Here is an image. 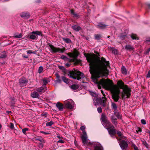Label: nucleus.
<instances>
[{
  "instance_id": "56",
  "label": "nucleus",
  "mask_w": 150,
  "mask_h": 150,
  "mask_svg": "<svg viewBox=\"0 0 150 150\" xmlns=\"http://www.w3.org/2000/svg\"><path fill=\"white\" fill-rule=\"evenodd\" d=\"M146 132L149 134V136H150V131L147 129L146 130Z\"/></svg>"
},
{
  "instance_id": "13",
  "label": "nucleus",
  "mask_w": 150,
  "mask_h": 150,
  "mask_svg": "<svg viewBox=\"0 0 150 150\" xmlns=\"http://www.w3.org/2000/svg\"><path fill=\"white\" fill-rule=\"evenodd\" d=\"M47 89V87L46 86H44L37 88L36 90L40 93H42L45 92Z\"/></svg>"
},
{
  "instance_id": "7",
  "label": "nucleus",
  "mask_w": 150,
  "mask_h": 150,
  "mask_svg": "<svg viewBox=\"0 0 150 150\" xmlns=\"http://www.w3.org/2000/svg\"><path fill=\"white\" fill-rule=\"evenodd\" d=\"M82 142L85 146L92 145L93 143L90 142L88 139V136L86 132H84L83 134L81 136Z\"/></svg>"
},
{
  "instance_id": "58",
  "label": "nucleus",
  "mask_w": 150,
  "mask_h": 150,
  "mask_svg": "<svg viewBox=\"0 0 150 150\" xmlns=\"http://www.w3.org/2000/svg\"><path fill=\"white\" fill-rule=\"evenodd\" d=\"M150 51V47L146 51V53H148Z\"/></svg>"
},
{
  "instance_id": "52",
  "label": "nucleus",
  "mask_w": 150,
  "mask_h": 150,
  "mask_svg": "<svg viewBox=\"0 0 150 150\" xmlns=\"http://www.w3.org/2000/svg\"><path fill=\"white\" fill-rule=\"evenodd\" d=\"M115 115H114V114L112 115V117L111 118V120H115L117 119L115 117Z\"/></svg>"
},
{
  "instance_id": "62",
  "label": "nucleus",
  "mask_w": 150,
  "mask_h": 150,
  "mask_svg": "<svg viewBox=\"0 0 150 150\" xmlns=\"http://www.w3.org/2000/svg\"><path fill=\"white\" fill-rule=\"evenodd\" d=\"M146 42H150V38H149V39H147V40L146 41Z\"/></svg>"
},
{
  "instance_id": "26",
  "label": "nucleus",
  "mask_w": 150,
  "mask_h": 150,
  "mask_svg": "<svg viewBox=\"0 0 150 150\" xmlns=\"http://www.w3.org/2000/svg\"><path fill=\"white\" fill-rule=\"evenodd\" d=\"M32 34H36L39 35H42V33L41 32L36 31H33L31 32Z\"/></svg>"
},
{
  "instance_id": "36",
  "label": "nucleus",
  "mask_w": 150,
  "mask_h": 150,
  "mask_svg": "<svg viewBox=\"0 0 150 150\" xmlns=\"http://www.w3.org/2000/svg\"><path fill=\"white\" fill-rule=\"evenodd\" d=\"M54 124V122L52 121H51L49 122H47L46 123V125L47 126H50Z\"/></svg>"
},
{
  "instance_id": "10",
  "label": "nucleus",
  "mask_w": 150,
  "mask_h": 150,
  "mask_svg": "<svg viewBox=\"0 0 150 150\" xmlns=\"http://www.w3.org/2000/svg\"><path fill=\"white\" fill-rule=\"evenodd\" d=\"M103 125L105 127V128L107 130L111 129L112 128H114L113 125L108 120L107 122L103 123Z\"/></svg>"
},
{
  "instance_id": "20",
  "label": "nucleus",
  "mask_w": 150,
  "mask_h": 150,
  "mask_svg": "<svg viewBox=\"0 0 150 150\" xmlns=\"http://www.w3.org/2000/svg\"><path fill=\"white\" fill-rule=\"evenodd\" d=\"M97 26L98 28L101 29H103L105 28L107 25L105 24H103L101 23H99Z\"/></svg>"
},
{
  "instance_id": "54",
  "label": "nucleus",
  "mask_w": 150,
  "mask_h": 150,
  "mask_svg": "<svg viewBox=\"0 0 150 150\" xmlns=\"http://www.w3.org/2000/svg\"><path fill=\"white\" fill-rule=\"evenodd\" d=\"M146 77L147 78H150V70H149L148 71V73L146 75Z\"/></svg>"
},
{
  "instance_id": "4",
  "label": "nucleus",
  "mask_w": 150,
  "mask_h": 150,
  "mask_svg": "<svg viewBox=\"0 0 150 150\" xmlns=\"http://www.w3.org/2000/svg\"><path fill=\"white\" fill-rule=\"evenodd\" d=\"M79 54V51L76 49H74L73 51L71 52H69L67 54L71 59H69V61L71 62H74V64L78 65L81 64V61L77 59V57Z\"/></svg>"
},
{
  "instance_id": "28",
  "label": "nucleus",
  "mask_w": 150,
  "mask_h": 150,
  "mask_svg": "<svg viewBox=\"0 0 150 150\" xmlns=\"http://www.w3.org/2000/svg\"><path fill=\"white\" fill-rule=\"evenodd\" d=\"M6 53L5 51H3L1 54V56H0V58H4L6 57Z\"/></svg>"
},
{
  "instance_id": "9",
  "label": "nucleus",
  "mask_w": 150,
  "mask_h": 150,
  "mask_svg": "<svg viewBox=\"0 0 150 150\" xmlns=\"http://www.w3.org/2000/svg\"><path fill=\"white\" fill-rule=\"evenodd\" d=\"M92 145H93L94 147V150H103V147L98 142H93Z\"/></svg>"
},
{
  "instance_id": "55",
  "label": "nucleus",
  "mask_w": 150,
  "mask_h": 150,
  "mask_svg": "<svg viewBox=\"0 0 150 150\" xmlns=\"http://www.w3.org/2000/svg\"><path fill=\"white\" fill-rule=\"evenodd\" d=\"M57 142L59 143H64V141L62 140H59Z\"/></svg>"
},
{
  "instance_id": "25",
  "label": "nucleus",
  "mask_w": 150,
  "mask_h": 150,
  "mask_svg": "<svg viewBox=\"0 0 150 150\" xmlns=\"http://www.w3.org/2000/svg\"><path fill=\"white\" fill-rule=\"evenodd\" d=\"M106 100V99L105 98V96H104L102 98H100V100L101 102V104L103 105L104 106V103L105 102Z\"/></svg>"
},
{
  "instance_id": "63",
  "label": "nucleus",
  "mask_w": 150,
  "mask_h": 150,
  "mask_svg": "<svg viewBox=\"0 0 150 150\" xmlns=\"http://www.w3.org/2000/svg\"><path fill=\"white\" fill-rule=\"evenodd\" d=\"M23 57L25 58H28V57L26 56H23Z\"/></svg>"
},
{
  "instance_id": "51",
  "label": "nucleus",
  "mask_w": 150,
  "mask_h": 150,
  "mask_svg": "<svg viewBox=\"0 0 150 150\" xmlns=\"http://www.w3.org/2000/svg\"><path fill=\"white\" fill-rule=\"evenodd\" d=\"M10 128L11 129H13L14 128V126L13 124V123H10Z\"/></svg>"
},
{
  "instance_id": "39",
  "label": "nucleus",
  "mask_w": 150,
  "mask_h": 150,
  "mask_svg": "<svg viewBox=\"0 0 150 150\" xmlns=\"http://www.w3.org/2000/svg\"><path fill=\"white\" fill-rule=\"evenodd\" d=\"M62 79L63 81L66 83L68 82V79L64 76L62 77Z\"/></svg>"
},
{
  "instance_id": "45",
  "label": "nucleus",
  "mask_w": 150,
  "mask_h": 150,
  "mask_svg": "<svg viewBox=\"0 0 150 150\" xmlns=\"http://www.w3.org/2000/svg\"><path fill=\"white\" fill-rule=\"evenodd\" d=\"M61 59L64 60H67L68 59V58L64 55L61 56Z\"/></svg>"
},
{
  "instance_id": "35",
  "label": "nucleus",
  "mask_w": 150,
  "mask_h": 150,
  "mask_svg": "<svg viewBox=\"0 0 150 150\" xmlns=\"http://www.w3.org/2000/svg\"><path fill=\"white\" fill-rule=\"evenodd\" d=\"M85 128L86 127L85 126H82L80 127V129L82 131L83 134L84 132H86L85 130Z\"/></svg>"
},
{
  "instance_id": "64",
  "label": "nucleus",
  "mask_w": 150,
  "mask_h": 150,
  "mask_svg": "<svg viewBox=\"0 0 150 150\" xmlns=\"http://www.w3.org/2000/svg\"><path fill=\"white\" fill-rule=\"evenodd\" d=\"M147 6L149 8H150V4H147Z\"/></svg>"
},
{
  "instance_id": "11",
  "label": "nucleus",
  "mask_w": 150,
  "mask_h": 150,
  "mask_svg": "<svg viewBox=\"0 0 150 150\" xmlns=\"http://www.w3.org/2000/svg\"><path fill=\"white\" fill-rule=\"evenodd\" d=\"M19 81L20 86H25L28 82L27 79L25 77H23L20 79Z\"/></svg>"
},
{
  "instance_id": "12",
  "label": "nucleus",
  "mask_w": 150,
  "mask_h": 150,
  "mask_svg": "<svg viewBox=\"0 0 150 150\" xmlns=\"http://www.w3.org/2000/svg\"><path fill=\"white\" fill-rule=\"evenodd\" d=\"M120 145L122 150H128L127 149L128 145L126 142L122 141L120 142Z\"/></svg>"
},
{
  "instance_id": "32",
  "label": "nucleus",
  "mask_w": 150,
  "mask_h": 150,
  "mask_svg": "<svg viewBox=\"0 0 150 150\" xmlns=\"http://www.w3.org/2000/svg\"><path fill=\"white\" fill-rule=\"evenodd\" d=\"M114 114L118 118H121V116L118 112H115Z\"/></svg>"
},
{
  "instance_id": "27",
  "label": "nucleus",
  "mask_w": 150,
  "mask_h": 150,
  "mask_svg": "<svg viewBox=\"0 0 150 150\" xmlns=\"http://www.w3.org/2000/svg\"><path fill=\"white\" fill-rule=\"evenodd\" d=\"M49 79L47 78H44L42 80V81L43 82L44 84L43 86H45L47 85V84L48 83V81L49 80Z\"/></svg>"
},
{
  "instance_id": "17",
  "label": "nucleus",
  "mask_w": 150,
  "mask_h": 150,
  "mask_svg": "<svg viewBox=\"0 0 150 150\" xmlns=\"http://www.w3.org/2000/svg\"><path fill=\"white\" fill-rule=\"evenodd\" d=\"M101 120L102 121V124L108 121L106 116L104 114H102L101 115Z\"/></svg>"
},
{
  "instance_id": "16",
  "label": "nucleus",
  "mask_w": 150,
  "mask_h": 150,
  "mask_svg": "<svg viewBox=\"0 0 150 150\" xmlns=\"http://www.w3.org/2000/svg\"><path fill=\"white\" fill-rule=\"evenodd\" d=\"M114 128H112L111 129L108 130L109 134L111 135H114L116 133V130L115 129H114Z\"/></svg>"
},
{
  "instance_id": "1",
  "label": "nucleus",
  "mask_w": 150,
  "mask_h": 150,
  "mask_svg": "<svg viewBox=\"0 0 150 150\" xmlns=\"http://www.w3.org/2000/svg\"><path fill=\"white\" fill-rule=\"evenodd\" d=\"M94 54H88L86 56L87 61L89 63L90 72L95 77L107 76L109 71L107 68L109 66V61L103 57L96 59Z\"/></svg>"
},
{
  "instance_id": "21",
  "label": "nucleus",
  "mask_w": 150,
  "mask_h": 150,
  "mask_svg": "<svg viewBox=\"0 0 150 150\" xmlns=\"http://www.w3.org/2000/svg\"><path fill=\"white\" fill-rule=\"evenodd\" d=\"M121 71L122 73L124 75L127 74V72L126 68L125 67L122 66L121 68Z\"/></svg>"
},
{
  "instance_id": "59",
  "label": "nucleus",
  "mask_w": 150,
  "mask_h": 150,
  "mask_svg": "<svg viewBox=\"0 0 150 150\" xmlns=\"http://www.w3.org/2000/svg\"><path fill=\"white\" fill-rule=\"evenodd\" d=\"M71 13L73 15L74 13V10L72 9L71 10Z\"/></svg>"
},
{
  "instance_id": "30",
  "label": "nucleus",
  "mask_w": 150,
  "mask_h": 150,
  "mask_svg": "<svg viewBox=\"0 0 150 150\" xmlns=\"http://www.w3.org/2000/svg\"><path fill=\"white\" fill-rule=\"evenodd\" d=\"M131 37L133 40H138V38L137 35L135 34H132L131 35Z\"/></svg>"
},
{
  "instance_id": "29",
  "label": "nucleus",
  "mask_w": 150,
  "mask_h": 150,
  "mask_svg": "<svg viewBox=\"0 0 150 150\" xmlns=\"http://www.w3.org/2000/svg\"><path fill=\"white\" fill-rule=\"evenodd\" d=\"M35 139L36 140H38L42 143H45V140H44V139L41 137L36 138Z\"/></svg>"
},
{
  "instance_id": "49",
  "label": "nucleus",
  "mask_w": 150,
  "mask_h": 150,
  "mask_svg": "<svg viewBox=\"0 0 150 150\" xmlns=\"http://www.w3.org/2000/svg\"><path fill=\"white\" fill-rule=\"evenodd\" d=\"M99 113H101L102 112V108L101 107H99L97 109Z\"/></svg>"
},
{
  "instance_id": "48",
  "label": "nucleus",
  "mask_w": 150,
  "mask_h": 150,
  "mask_svg": "<svg viewBox=\"0 0 150 150\" xmlns=\"http://www.w3.org/2000/svg\"><path fill=\"white\" fill-rule=\"evenodd\" d=\"M141 122L143 125H145L146 123V121L144 119H142L141 120Z\"/></svg>"
},
{
  "instance_id": "57",
  "label": "nucleus",
  "mask_w": 150,
  "mask_h": 150,
  "mask_svg": "<svg viewBox=\"0 0 150 150\" xmlns=\"http://www.w3.org/2000/svg\"><path fill=\"white\" fill-rule=\"evenodd\" d=\"M73 15L74 17H77L78 16V15L77 14L75 13H74L73 14Z\"/></svg>"
},
{
  "instance_id": "15",
  "label": "nucleus",
  "mask_w": 150,
  "mask_h": 150,
  "mask_svg": "<svg viewBox=\"0 0 150 150\" xmlns=\"http://www.w3.org/2000/svg\"><path fill=\"white\" fill-rule=\"evenodd\" d=\"M20 16L21 17L28 18L30 17L29 14L27 13L23 12L20 14Z\"/></svg>"
},
{
  "instance_id": "46",
  "label": "nucleus",
  "mask_w": 150,
  "mask_h": 150,
  "mask_svg": "<svg viewBox=\"0 0 150 150\" xmlns=\"http://www.w3.org/2000/svg\"><path fill=\"white\" fill-rule=\"evenodd\" d=\"M112 123L115 125H116L117 123V119L115 120H111Z\"/></svg>"
},
{
  "instance_id": "6",
  "label": "nucleus",
  "mask_w": 150,
  "mask_h": 150,
  "mask_svg": "<svg viewBox=\"0 0 150 150\" xmlns=\"http://www.w3.org/2000/svg\"><path fill=\"white\" fill-rule=\"evenodd\" d=\"M69 75L71 78L77 80H79L84 77L83 74L78 71L70 72Z\"/></svg>"
},
{
  "instance_id": "43",
  "label": "nucleus",
  "mask_w": 150,
  "mask_h": 150,
  "mask_svg": "<svg viewBox=\"0 0 150 150\" xmlns=\"http://www.w3.org/2000/svg\"><path fill=\"white\" fill-rule=\"evenodd\" d=\"M90 94L91 96H92L93 97H96L97 95V94L93 92H90Z\"/></svg>"
},
{
  "instance_id": "23",
  "label": "nucleus",
  "mask_w": 150,
  "mask_h": 150,
  "mask_svg": "<svg viewBox=\"0 0 150 150\" xmlns=\"http://www.w3.org/2000/svg\"><path fill=\"white\" fill-rule=\"evenodd\" d=\"M117 134L118 136L120 138V139H125L126 138V137L123 136L121 132L120 131H118L117 132Z\"/></svg>"
},
{
  "instance_id": "53",
  "label": "nucleus",
  "mask_w": 150,
  "mask_h": 150,
  "mask_svg": "<svg viewBox=\"0 0 150 150\" xmlns=\"http://www.w3.org/2000/svg\"><path fill=\"white\" fill-rule=\"evenodd\" d=\"M44 145L41 143H40L39 144V147L40 148H42L43 147Z\"/></svg>"
},
{
  "instance_id": "5",
  "label": "nucleus",
  "mask_w": 150,
  "mask_h": 150,
  "mask_svg": "<svg viewBox=\"0 0 150 150\" xmlns=\"http://www.w3.org/2000/svg\"><path fill=\"white\" fill-rule=\"evenodd\" d=\"M48 49L50 52L52 53H63L66 50L65 48L63 47L61 48L56 47L53 45L49 44Z\"/></svg>"
},
{
  "instance_id": "2",
  "label": "nucleus",
  "mask_w": 150,
  "mask_h": 150,
  "mask_svg": "<svg viewBox=\"0 0 150 150\" xmlns=\"http://www.w3.org/2000/svg\"><path fill=\"white\" fill-rule=\"evenodd\" d=\"M98 88L100 89L101 86L106 89L110 91L112 94V98L116 102H117L119 98L120 89L115 85H113L112 81L107 79H101L99 81H97Z\"/></svg>"
},
{
  "instance_id": "8",
  "label": "nucleus",
  "mask_w": 150,
  "mask_h": 150,
  "mask_svg": "<svg viewBox=\"0 0 150 150\" xmlns=\"http://www.w3.org/2000/svg\"><path fill=\"white\" fill-rule=\"evenodd\" d=\"M65 107L67 108L71 109L74 106V103L71 99H69L64 103Z\"/></svg>"
},
{
  "instance_id": "42",
  "label": "nucleus",
  "mask_w": 150,
  "mask_h": 150,
  "mask_svg": "<svg viewBox=\"0 0 150 150\" xmlns=\"http://www.w3.org/2000/svg\"><path fill=\"white\" fill-rule=\"evenodd\" d=\"M22 37V35L21 33L19 34L18 35H15L14 36V37L15 38H21Z\"/></svg>"
},
{
  "instance_id": "33",
  "label": "nucleus",
  "mask_w": 150,
  "mask_h": 150,
  "mask_svg": "<svg viewBox=\"0 0 150 150\" xmlns=\"http://www.w3.org/2000/svg\"><path fill=\"white\" fill-rule=\"evenodd\" d=\"M101 37V36L100 35L96 34L95 35V38L96 39L99 40Z\"/></svg>"
},
{
  "instance_id": "44",
  "label": "nucleus",
  "mask_w": 150,
  "mask_h": 150,
  "mask_svg": "<svg viewBox=\"0 0 150 150\" xmlns=\"http://www.w3.org/2000/svg\"><path fill=\"white\" fill-rule=\"evenodd\" d=\"M29 129L27 128H25L22 129V132L23 133L25 134H26V131H28Z\"/></svg>"
},
{
  "instance_id": "19",
  "label": "nucleus",
  "mask_w": 150,
  "mask_h": 150,
  "mask_svg": "<svg viewBox=\"0 0 150 150\" xmlns=\"http://www.w3.org/2000/svg\"><path fill=\"white\" fill-rule=\"evenodd\" d=\"M125 49L127 50L131 51L133 50L134 48L132 46L130 45H128L125 46Z\"/></svg>"
},
{
  "instance_id": "18",
  "label": "nucleus",
  "mask_w": 150,
  "mask_h": 150,
  "mask_svg": "<svg viewBox=\"0 0 150 150\" xmlns=\"http://www.w3.org/2000/svg\"><path fill=\"white\" fill-rule=\"evenodd\" d=\"M31 96L33 98H38L39 97L38 93L36 91L33 92L31 93Z\"/></svg>"
},
{
  "instance_id": "37",
  "label": "nucleus",
  "mask_w": 150,
  "mask_h": 150,
  "mask_svg": "<svg viewBox=\"0 0 150 150\" xmlns=\"http://www.w3.org/2000/svg\"><path fill=\"white\" fill-rule=\"evenodd\" d=\"M43 69V68L41 66L38 69V72L39 74H40L41 73Z\"/></svg>"
},
{
  "instance_id": "40",
  "label": "nucleus",
  "mask_w": 150,
  "mask_h": 150,
  "mask_svg": "<svg viewBox=\"0 0 150 150\" xmlns=\"http://www.w3.org/2000/svg\"><path fill=\"white\" fill-rule=\"evenodd\" d=\"M27 52L28 54H35V52L34 51H33L32 50H29L27 51Z\"/></svg>"
},
{
  "instance_id": "50",
  "label": "nucleus",
  "mask_w": 150,
  "mask_h": 150,
  "mask_svg": "<svg viewBox=\"0 0 150 150\" xmlns=\"http://www.w3.org/2000/svg\"><path fill=\"white\" fill-rule=\"evenodd\" d=\"M40 132H41L42 133H43V134H45L46 135H48V134H50V133L46 132H44L43 131H40Z\"/></svg>"
},
{
  "instance_id": "38",
  "label": "nucleus",
  "mask_w": 150,
  "mask_h": 150,
  "mask_svg": "<svg viewBox=\"0 0 150 150\" xmlns=\"http://www.w3.org/2000/svg\"><path fill=\"white\" fill-rule=\"evenodd\" d=\"M132 146L135 150H139L138 148L134 144L132 143Z\"/></svg>"
},
{
  "instance_id": "22",
  "label": "nucleus",
  "mask_w": 150,
  "mask_h": 150,
  "mask_svg": "<svg viewBox=\"0 0 150 150\" xmlns=\"http://www.w3.org/2000/svg\"><path fill=\"white\" fill-rule=\"evenodd\" d=\"M72 28L76 31H78L81 29V28L80 27L76 25L72 26Z\"/></svg>"
},
{
  "instance_id": "31",
  "label": "nucleus",
  "mask_w": 150,
  "mask_h": 150,
  "mask_svg": "<svg viewBox=\"0 0 150 150\" xmlns=\"http://www.w3.org/2000/svg\"><path fill=\"white\" fill-rule=\"evenodd\" d=\"M111 105L112 108L114 109L115 111L117 109V106L116 104L113 103H112Z\"/></svg>"
},
{
  "instance_id": "61",
  "label": "nucleus",
  "mask_w": 150,
  "mask_h": 150,
  "mask_svg": "<svg viewBox=\"0 0 150 150\" xmlns=\"http://www.w3.org/2000/svg\"><path fill=\"white\" fill-rule=\"evenodd\" d=\"M59 68L61 69H63L64 68V67L63 66H59Z\"/></svg>"
},
{
  "instance_id": "24",
  "label": "nucleus",
  "mask_w": 150,
  "mask_h": 150,
  "mask_svg": "<svg viewBox=\"0 0 150 150\" xmlns=\"http://www.w3.org/2000/svg\"><path fill=\"white\" fill-rule=\"evenodd\" d=\"M71 88L73 90H76L79 88V86L77 84H73L71 86Z\"/></svg>"
},
{
  "instance_id": "3",
  "label": "nucleus",
  "mask_w": 150,
  "mask_h": 150,
  "mask_svg": "<svg viewBox=\"0 0 150 150\" xmlns=\"http://www.w3.org/2000/svg\"><path fill=\"white\" fill-rule=\"evenodd\" d=\"M117 85L118 86L117 87L119 89H122L123 91L122 93V98L126 96L127 98H129L131 94V89L128 87V86L125 85L124 83L122 80L119 81L117 83Z\"/></svg>"
},
{
  "instance_id": "14",
  "label": "nucleus",
  "mask_w": 150,
  "mask_h": 150,
  "mask_svg": "<svg viewBox=\"0 0 150 150\" xmlns=\"http://www.w3.org/2000/svg\"><path fill=\"white\" fill-rule=\"evenodd\" d=\"M56 106L59 110H62L63 108V105L62 104L59 102H58L56 104Z\"/></svg>"
},
{
  "instance_id": "34",
  "label": "nucleus",
  "mask_w": 150,
  "mask_h": 150,
  "mask_svg": "<svg viewBox=\"0 0 150 150\" xmlns=\"http://www.w3.org/2000/svg\"><path fill=\"white\" fill-rule=\"evenodd\" d=\"M63 40L65 42L67 43H70L71 42V41L70 39L69 38H63Z\"/></svg>"
},
{
  "instance_id": "41",
  "label": "nucleus",
  "mask_w": 150,
  "mask_h": 150,
  "mask_svg": "<svg viewBox=\"0 0 150 150\" xmlns=\"http://www.w3.org/2000/svg\"><path fill=\"white\" fill-rule=\"evenodd\" d=\"M32 40H34L36 38V36L33 34L30 35L29 37Z\"/></svg>"
},
{
  "instance_id": "60",
  "label": "nucleus",
  "mask_w": 150,
  "mask_h": 150,
  "mask_svg": "<svg viewBox=\"0 0 150 150\" xmlns=\"http://www.w3.org/2000/svg\"><path fill=\"white\" fill-rule=\"evenodd\" d=\"M65 65L68 67H69L70 66V65L69 63H67L65 64Z\"/></svg>"
},
{
  "instance_id": "47",
  "label": "nucleus",
  "mask_w": 150,
  "mask_h": 150,
  "mask_svg": "<svg viewBox=\"0 0 150 150\" xmlns=\"http://www.w3.org/2000/svg\"><path fill=\"white\" fill-rule=\"evenodd\" d=\"M142 144L143 145H144L146 147L148 148V145L147 143L145 141L143 142Z\"/></svg>"
}]
</instances>
